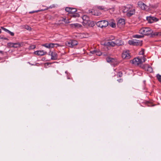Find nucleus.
Wrapping results in <instances>:
<instances>
[{"mask_svg":"<svg viewBox=\"0 0 161 161\" xmlns=\"http://www.w3.org/2000/svg\"><path fill=\"white\" fill-rule=\"evenodd\" d=\"M96 25L99 27L103 28L106 27L108 25V22L107 21L103 20H101L97 22Z\"/></svg>","mask_w":161,"mask_h":161,"instance_id":"nucleus-3","label":"nucleus"},{"mask_svg":"<svg viewBox=\"0 0 161 161\" xmlns=\"http://www.w3.org/2000/svg\"><path fill=\"white\" fill-rule=\"evenodd\" d=\"M157 78L160 82H161V75L159 74H157Z\"/></svg>","mask_w":161,"mask_h":161,"instance_id":"nucleus-29","label":"nucleus"},{"mask_svg":"<svg viewBox=\"0 0 161 161\" xmlns=\"http://www.w3.org/2000/svg\"><path fill=\"white\" fill-rule=\"evenodd\" d=\"M70 26L72 28H78L81 26V25H80L77 23L71 24L70 25Z\"/></svg>","mask_w":161,"mask_h":161,"instance_id":"nucleus-17","label":"nucleus"},{"mask_svg":"<svg viewBox=\"0 0 161 161\" xmlns=\"http://www.w3.org/2000/svg\"><path fill=\"white\" fill-rule=\"evenodd\" d=\"M35 12V11H33L32 13H34Z\"/></svg>","mask_w":161,"mask_h":161,"instance_id":"nucleus-53","label":"nucleus"},{"mask_svg":"<svg viewBox=\"0 0 161 161\" xmlns=\"http://www.w3.org/2000/svg\"><path fill=\"white\" fill-rule=\"evenodd\" d=\"M117 80L119 82H121L122 81V79H119L118 80Z\"/></svg>","mask_w":161,"mask_h":161,"instance_id":"nucleus-43","label":"nucleus"},{"mask_svg":"<svg viewBox=\"0 0 161 161\" xmlns=\"http://www.w3.org/2000/svg\"><path fill=\"white\" fill-rule=\"evenodd\" d=\"M146 19L148 22L150 23H152L154 21H157L158 20L156 18L154 17H147Z\"/></svg>","mask_w":161,"mask_h":161,"instance_id":"nucleus-10","label":"nucleus"},{"mask_svg":"<svg viewBox=\"0 0 161 161\" xmlns=\"http://www.w3.org/2000/svg\"><path fill=\"white\" fill-rule=\"evenodd\" d=\"M7 46L9 47L18 48L21 46L19 43L9 42L7 43Z\"/></svg>","mask_w":161,"mask_h":161,"instance_id":"nucleus-6","label":"nucleus"},{"mask_svg":"<svg viewBox=\"0 0 161 161\" xmlns=\"http://www.w3.org/2000/svg\"><path fill=\"white\" fill-rule=\"evenodd\" d=\"M90 21L89 20H85L83 21L82 22V24L83 25L85 26H87Z\"/></svg>","mask_w":161,"mask_h":161,"instance_id":"nucleus-19","label":"nucleus"},{"mask_svg":"<svg viewBox=\"0 0 161 161\" xmlns=\"http://www.w3.org/2000/svg\"><path fill=\"white\" fill-rule=\"evenodd\" d=\"M82 19L83 20V21L86 20H89V17L86 15H83L82 16Z\"/></svg>","mask_w":161,"mask_h":161,"instance_id":"nucleus-24","label":"nucleus"},{"mask_svg":"<svg viewBox=\"0 0 161 161\" xmlns=\"http://www.w3.org/2000/svg\"><path fill=\"white\" fill-rule=\"evenodd\" d=\"M161 36V32H158V36Z\"/></svg>","mask_w":161,"mask_h":161,"instance_id":"nucleus-45","label":"nucleus"},{"mask_svg":"<svg viewBox=\"0 0 161 161\" xmlns=\"http://www.w3.org/2000/svg\"><path fill=\"white\" fill-rule=\"evenodd\" d=\"M49 44L45 43L42 45V46L48 48H49Z\"/></svg>","mask_w":161,"mask_h":161,"instance_id":"nucleus-30","label":"nucleus"},{"mask_svg":"<svg viewBox=\"0 0 161 161\" xmlns=\"http://www.w3.org/2000/svg\"><path fill=\"white\" fill-rule=\"evenodd\" d=\"M73 16L74 17H79V14H76L75 15H73Z\"/></svg>","mask_w":161,"mask_h":161,"instance_id":"nucleus-41","label":"nucleus"},{"mask_svg":"<svg viewBox=\"0 0 161 161\" xmlns=\"http://www.w3.org/2000/svg\"><path fill=\"white\" fill-rule=\"evenodd\" d=\"M65 10L68 12L69 13L73 14L77 11V10L75 8H73L69 7H66L65 8Z\"/></svg>","mask_w":161,"mask_h":161,"instance_id":"nucleus-11","label":"nucleus"},{"mask_svg":"<svg viewBox=\"0 0 161 161\" xmlns=\"http://www.w3.org/2000/svg\"><path fill=\"white\" fill-rule=\"evenodd\" d=\"M49 48L54 47V43H51L49 44Z\"/></svg>","mask_w":161,"mask_h":161,"instance_id":"nucleus-31","label":"nucleus"},{"mask_svg":"<svg viewBox=\"0 0 161 161\" xmlns=\"http://www.w3.org/2000/svg\"><path fill=\"white\" fill-rule=\"evenodd\" d=\"M146 59L145 58H144L143 57H142V59L141 60L142 61V63L143 62H145V61L146 60Z\"/></svg>","mask_w":161,"mask_h":161,"instance_id":"nucleus-37","label":"nucleus"},{"mask_svg":"<svg viewBox=\"0 0 161 161\" xmlns=\"http://www.w3.org/2000/svg\"><path fill=\"white\" fill-rule=\"evenodd\" d=\"M95 23L93 21H90L88 26L92 27L94 26Z\"/></svg>","mask_w":161,"mask_h":161,"instance_id":"nucleus-23","label":"nucleus"},{"mask_svg":"<svg viewBox=\"0 0 161 161\" xmlns=\"http://www.w3.org/2000/svg\"><path fill=\"white\" fill-rule=\"evenodd\" d=\"M101 14L100 12H99L97 10H95L93 11V13L92 14L95 16H99Z\"/></svg>","mask_w":161,"mask_h":161,"instance_id":"nucleus-18","label":"nucleus"},{"mask_svg":"<svg viewBox=\"0 0 161 161\" xmlns=\"http://www.w3.org/2000/svg\"><path fill=\"white\" fill-rule=\"evenodd\" d=\"M53 5H52V6H51L49 7V8H53Z\"/></svg>","mask_w":161,"mask_h":161,"instance_id":"nucleus-46","label":"nucleus"},{"mask_svg":"<svg viewBox=\"0 0 161 161\" xmlns=\"http://www.w3.org/2000/svg\"><path fill=\"white\" fill-rule=\"evenodd\" d=\"M88 13H92V14L93 13V11H92L91 10H88Z\"/></svg>","mask_w":161,"mask_h":161,"instance_id":"nucleus-42","label":"nucleus"},{"mask_svg":"<svg viewBox=\"0 0 161 161\" xmlns=\"http://www.w3.org/2000/svg\"><path fill=\"white\" fill-rule=\"evenodd\" d=\"M140 54L141 55H144V50L142 49V51L139 52Z\"/></svg>","mask_w":161,"mask_h":161,"instance_id":"nucleus-34","label":"nucleus"},{"mask_svg":"<svg viewBox=\"0 0 161 161\" xmlns=\"http://www.w3.org/2000/svg\"><path fill=\"white\" fill-rule=\"evenodd\" d=\"M122 58L123 59H128L130 58V56L129 53V51L125 50L123 51L122 55Z\"/></svg>","mask_w":161,"mask_h":161,"instance_id":"nucleus-8","label":"nucleus"},{"mask_svg":"<svg viewBox=\"0 0 161 161\" xmlns=\"http://www.w3.org/2000/svg\"><path fill=\"white\" fill-rule=\"evenodd\" d=\"M25 28L27 30H30L31 29V27L28 26H25Z\"/></svg>","mask_w":161,"mask_h":161,"instance_id":"nucleus-38","label":"nucleus"},{"mask_svg":"<svg viewBox=\"0 0 161 161\" xmlns=\"http://www.w3.org/2000/svg\"><path fill=\"white\" fill-rule=\"evenodd\" d=\"M103 44L105 46L114 47L115 46L114 42L111 40L106 41L105 43Z\"/></svg>","mask_w":161,"mask_h":161,"instance_id":"nucleus-9","label":"nucleus"},{"mask_svg":"<svg viewBox=\"0 0 161 161\" xmlns=\"http://www.w3.org/2000/svg\"><path fill=\"white\" fill-rule=\"evenodd\" d=\"M97 8L101 9L103 10L104 9V8L103 6H97Z\"/></svg>","mask_w":161,"mask_h":161,"instance_id":"nucleus-36","label":"nucleus"},{"mask_svg":"<svg viewBox=\"0 0 161 161\" xmlns=\"http://www.w3.org/2000/svg\"><path fill=\"white\" fill-rule=\"evenodd\" d=\"M125 24V19H120L118 21L117 25L118 26H121L124 25Z\"/></svg>","mask_w":161,"mask_h":161,"instance_id":"nucleus-15","label":"nucleus"},{"mask_svg":"<svg viewBox=\"0 0 161 161\" xmlns=\"http://www.w3.org/2000/svg\"><path fill=\"white\" fill-rule=\"evenodd\" d=\"M122 10L124 13H126V16L129 17L135 14V8L131 5H127L123 7Z\"/></svg>","mask_w":161,"mask_h":161,"instance_id":"nucleus-1","label":"nucleus"},{"mask_svg":"<svg viewBox=\"0 0 161 161\" xmlns=\"http://www.w3.org/2000/svg\"><path fill=\"white\" fill-rule=\"evenodd\" d=\"M134 41H136L135 40H129L128 42V43L130 45H134Z\"/></svg>","mask_w":161,"mask_h":161,"instance_id":"nucleus-27","label":"nucleus"},{"mask_svg":"<svg viewBox=\"0 0 161 161\" xmlns=\"http://www.w3.org/2000/svg\"><path fill=\"white\" fill-rule=\"evenodd\" d=\"M66 45L67 46L70 47H72L73 46L78 44V42L77 41L75 40H70L69 41L66 42Z\"/></svg>","mask_w":161,"mask_h":161,"instance_id":"nucleus-5","label":"nucleus"},{"mask_svg":"<svg viewBox=\"0 0 161 161\" xmlns=\"http://www.w3.org/2000/svg\"><path fill=\"white\" fill-rule=\"evenodd\" d=\"M142 60L139 58H135L132 60H130V62L135 65H138L142 63Z\"/></svg>","mask_w":161,"mask_h":161,"instance_id":"nucleus-7","label":"nucleus"},{"mask_svg":"<svg viewBox=\"0 0 161 161\" xmlns=\"http://www.w3.org/2000/svg\"><path fill=\"white\" fill-rule=\"evenodd\" d=\"M61 46L58 44L54 43V47H60Z\"/></svg>","mask_w":161,"mask_h":161,"instance_id":"nucleus-35","label":"nucleus"},{"mask_svg":"<svg viewBox=\"0 0 161 161\" xmlns=\"http://www.w3.org/2000/svg\"><path fill=\"white\" fill-rule=\"evenodd\" d=\"M7 33L9 34L11 36H13L14 35V33L13 32L10 31L9 30L8 31Z\"/></svg>","mask_w":161,"mask_h":161,"instance_id":"nucleus-33","label":"nucleus"},{"mask_svg":"<svg viewBox=\"0 0 161 161\" xmlns=\"http://www.w3.org/2000/svg\"><path fill=\"white\" fill-rule=\"evenodd\" d=\"M34 53L35 54H36L40 56H43L46 54L47 53L43 50H40L35 51Z\"/></svg>","mask_w":161,"mask_h":161,"instance_id":"nucleus-13","label":"nucleus"},{"mask_svg":"<svg viewBox=\"0 0 161 161\" xmlns=\"http://www.w3.org/2000/svg\"><path fill=\"white\" fill-rule=\"evenodd\" d=\"M4 39H5V40H7V38H4Z\"/></svg>","mask_w":161,"mask_h":161,"instance_id":"nucleus-52","label":"nucleus"},{"mask_svg":"<svg viewBox=\"0 0 161 161\" xmlns=\"http://www.w3.org/2000/svg\"><path fill=\"white\" fill-rule=\"evenodd\" d=\"M153 35L154 36H158V32H155L153 34Z\"/></svg>","mask_w":161,"mask_h":161,"instance_id":"nucleus-40","label":"nucleus"},{"mask_svg":"<svg viewBox=\"0 0 161 161\" xmlns=\"http://www.w3.org/2000/svg\"><path fill=\"white\" fill-rule=\"evenodd\" d=\"M139 33L142 35H149L152 33L153 31L150 28L143 27L140 29Z\"/></svg>","mask_w":161,"mask_h":161,"instance_id":"nucleus-2","label":"nucleus"},{"mask_svg":"<svg viewBox=\"0 0 161 161\" xmlns=\"http://www.w3.org/2000/svg\"><path fill=\"white\" fill-rule=\"evenodd\" d=\"M66 23H69V21L68 20H67L66 22H65Z\"/></svg>","mask_w":161,"mask_h":161,"instance_id":"nucleus-47","label":"nucleus"},{"mask_svg":"<svg viewBox=\"0 0 161 161\" xmlns=\"http://www.w3.org/2000/svg\"><path fill=\"white\" fill-rule=\"evenodd\" d=\"M148 66V65L147 64H142L140 65V67L145 71H146Z\"/></svg>","mask_w":161,"mask_h":161,"instance_id":"nucleus-21","label":"nucleus"},{"mask_svg":"<svg viewBox=\"0 0 161 161\" xmlns=\"http://www.w3.org/2000/svg\"><path fill=\"white\" fill-rule=\"evenodd\" d=\"M35 45H32L31 46V49H34V48H35Z\"/></svg>","mask_w":161,"mask_h":161,"instance_id":"nucleus-44","label":"nucleus"},{"mask_svg":"<svg viewBox=\"0 0 161 161\" xmlns=\"http://www.w3.org/2000/svg\"><path fill=\"white\" fill-rule=\"evenodd\" d=\"M117 75L119 77H121L122 76V74L120 72H119L117 74Z\"/></svg>","mask_w":161,"mask_h":161,"instance_id":"nucleus-39","label":"nucleus"},{"mask_svg":"<svg viewBox=\"0 0 161 161\" xmlns=\"http://www.w3.org/2000/svg\"><path fill=\"white\" fill-rule=\"evenodd\" d=\"M0 53H3V52L2 51H0Z\"/></svg>","mask_w":161,"mask_h":161,"instance_id":"nucleus-48","label":"nucleus"},{"mask_svg":"<svg viewBox=\"0 0 161 161\" xmlns=\"http://www.w3.org/2000/svg\"><path fill=\"white\" fill-rule=\"evenodd\" d=\"M1 28L3 31H5V32H8V30L3 27H1Z\"/></svg>","mask_w":161,"mask_h":161,"instance_id":"nucleus-32","label":"nucleus"},{"mask_svg":"<svg viewBox=\"0 0 161 161\" xmlns=\"http://www.w3.org/2000/svg\"><path fill=\"white\" fill-rule=\"evenodd\" d=\"M51 52H49V54L51 55Z\"/></svg>","mask_w":161,"mask_h":161,"instance_id":"nucleus-49","label":"nucleus"},{"mask_svg":"<svg viewBox=\"0 0 161 161\" xmlns=\"http://www.w3.org/2000/svg\"><path fill=\"white\" fill-rule=\"evenodd\" d=\"M1 33V30L0 29V34Z\"/></svg>","mask_w":161,"mask_h":161,"instance_id":"nucleus-50","label":"nucleus"},{"mask_svg":"<svg viewBox=\"0 0 161 161\" xmlns=\"http://www.w3.org/2000/svg\"><path fill=\"white\" fill-rule=\"evenodd\" d=\"M51 59L55 60L57 58V55L56 53L52 52L51 53Z\"/></svg>","mask_w":161,"mask_h":161,"instance_id":"nucleus-16","label":"nucleus"},{"mask_svg":"<svg viewBox=\"0 0 161 161\" xmlns=\"http://www.w3.org/2000/svg\"><path fill=\"white\" fill-rule=\"evenodd\" d=\"M108 24L110 26L112 27L113 28H114L116 26L115 23H114L113 22H111Z\"/></svg>","mask_w":161,"mask_h":161,"instance_id":"nucleus-28","label":"nucleus"},{"mask_svg":"<svg viewBox=\"0 0 161 161\" xmlns=\"http://www.w3.org/2000/svg\"><path fill=\"white\" fill-rule=\"evenodd\" d=\"M114 60V58H111L110 57H108L106 58V61L108 63L109 62H112Z\"/></svg>","mask_w":161,"mask_h":161,"instance_id":"nucleus-22","label":"nucleus"},{"mask_svg":"<svg viewBox=\"0 0 161 161\" xmlns=\"http://www.w3.org/2000/svg\"><path fill=\"white\" fill-rule=\"evenodd\" d=\"M1 58H0V59Z\"/></svg>","mask_w":161,"mask_h":161,"instance_id":"nucleus-54","label":"nucleus"},{"mask_svg":"<svg viewBox=\"0 0 161 161\" xmlns=\"http://www.w3.org/2000/svg\"><path fill=\"white\" fill-rule=\"evenodd\" d=\"M138 5L142 9L148 11L149 10V7L141 1H139L138 2Z\"/></svg>","mask_w":161,"mask_h":161,"instance_id":"nucleus-4","label":"nucleus"},{"mask_svg":"<svg viewBox=\"0 0 161 161\" xmlns=\"http://www.w3.org/2000/svg\"><path fill=\"white\" fill-rule=\"evenodd\" d=\"M115 46H120L124 45V42L120 39H117L114 42Z\"/></svg>","mask_w":161,"mask_h":161,"instance_id":"nucleus-12","label":"nucleus"},{"mask_svg":"<svg viewBox=\"0 0 161 161\" xmlns=\"http://www.w3.org/2000/svg\"><path fill=\"white\" fill-rule=\"evenodd\" d=\"M136 41H134V46L141 45L142 44L141 42L137 40H135Z\"/></svg>","mask_w":161,"mask_h":161,"instance_id":"nucleus-20","label":"nucleus"},{"mask_svg":"<svg viewBox=\"0 0 161 161\" xmlns=\"http://www.w3.org/2000/svg\"><path fill=\"white\" fill-rule=\"evenodd\" d=\"M65 73L67 74V72L66 71L65 72Z\"/></svg>","mask_w":161,"mask_h":161,"instance_id":"nucleus-51","label":"nucleus"},{"mask_svg":"<svg viewBox=\"0 0 161 161\" xmlns=\"http://www.w3.org/2000/svg\"><path fill=\"white\" fill-rule=\"evenodd\" d=\"M90 52L92 54H96V55L99 56L101 55L102 54V53L100 51L97 50H95L91 51Z\"/></svg>","mask_w":161,"mask_h":161,"instance_id":"nucleus-14","label":"nucleus"},{"mask_svg":"<svg viewBox=\"0 0 161 161\" xmlns=\"http://www.w3.org/2000/svg\"><path fill=\"white\" fill-rule=\"evenodd\" d=\"M143 35H136L134 36V37L137 38H140L143 37Z\"/></svg>","mask_w":161,"mask_h":161,"instance_id":"nucleus-25","label":"nucleus"},{"mask_svg":"<svg viewBox=\"0 0 161 161\" xmlns=\"http://www.w3.org/2000/svg\"><path fill=\"white\" fill-rule=\"evenodd\" d=\"M146 71L149 72H152L153 71V69L151 67L148 65Z\"/></svg>","mask_w":161,"mask_h":161,"instance_id":"nucleus-26","label":"nucleus"}]
</instances>
